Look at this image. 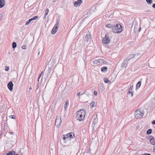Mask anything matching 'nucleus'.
<instances>
[{"label":"nucleus","instance_id":"obj_23","mask_svg":"<svg viewBox=\"0 0 155 155\" xmlns=\"http://www.w3.org/2000/svg\"><path fill=\"white\" fill-rule=\"evenodd\" d=\"M38 18V16L37 15L33 17L32 18H30L31 21H32L34 20H35L37 19Z\"/></svg>","mask_w":155,"mask_h":155},{"label":"nucleus","instance_id":"obj_29","mask_svg":"<svg viewBox=\"0 0 155 155\" xmlns=\"http://www.w3.org/2000/svg\"><path fill=\"white\" fill-rule=\"evenodd\" d=\"M10 152L11 155H18V154H15V152L14 151H12Z\"/></svg>","mask_w":155,"mask_h":155},{"label":"nucleus","instance_id":"obj_20","mask_svg":"<svg viewBox=\"0 0 155 155\" xmlns=\"http://www.w3.org/2000/svg\"><path fill=\"white\" fill-rule=\"evenodd\" d=\"M91 38V35L90 34H87L85 36L86 39H89Z\"/></svg>","mask_w":155,"mask_h":155},{"label":"nucleus","instance_id":"obj_2","mask_svg":"<svg viewBox=\"0 0 155 155\" xmlns=\"http://www.w3.org/2000/svg\"><path fill=\"white\" fill-rule=\"evenodd\" d=\"M86 114L84 110L81 109L77 112L76 118L77 120L80 121H82L84 118Z\"/></svg>","mask_w":155,"mask_h":155},{"label":"nucleus","instance_id":"obj_32","mask_svg":"<svg viewBox=\"0 0 155 155\" xmlns=\"http://www.w3.org/2000/svg\"><path fill=\"white\" fill-rule=\"evenodd\" d=\"M148 4H151L152 2V0H146Z\"/></svg>","mask_w":155,"mask_h":155},{"label":"nucleus","instance_id":"obj_15","mask_svg":"<svg viewBox=\"0 0 155 155\" xmlns=\"http://www.w3.org/2000/svg\"><path fill=\"white\" fill-rule=\"evenodd\" d=\"M107 70L108 68L106 67H103L101 68V71L103 72L107 71Z\"/></svg>","mask_w":155,"mask_h":155},{"label":"nucleus","instance_id":"obj_44","mask_svg":"<svg viewBox=\"0 0 155 155\" xmlns=\"http://www.w3.org/2000/svg\"><path fill=\"white\" fill-rule=\"evenodd\" d=\"M56 0H52V2H56Z\"/></svg>","mask_w":155,"mask_h":155},{"label":"nucleus","instance_id":"obj_18","mask_svg":"<svg viewBox=\"0 0 155 155\" xmlns=\"http://www.w3.org/2000/svg\"><path fill=\"white\" fill-rule=\"evenodd\" d=\"M135 54H131L128 57V59L129 60L130 59H131V58H134L135 57Z\"/></svg>","mask_w":155,"mask_h":155},{"label":"nucleus","instance_id":"obj_41","mask_svg":"<svg viewBox=\"0 0 155 155\" xmlns=\"http://www.w3.org/2000/svg\"><path fill=\"white\" fill-rule=\"evenodd\" d=\"M152 7L153 8H155V4H153Z\"/></svg>","mask_w":155,"mask_h":155},{"label":"nucleus","instance_id":"obj_38","mask_svg":"<svg viewBox=\"0 0 155 155\" xmlns=\"http://www.w3.org/2000/svg\"><path fill=\"white\" fill-rule=\"evenodd\" d=\"M80 94H81V93L80 92H79V93H77V95L78 96H80Z\"/></svg>","mask_w":155,"mask_h":155},{"label":"nucleus","instance_id":"obj_17","mask_svg":"<svg viewBox=\"0 0 155 155\" xmlns=\"http://www.w3.org/2000/svg\"><path fill=\"white\" fill-rule=\"evenodd\" d=\"M127 63L126 61L123 62L121 65L122 67L124 68L127 65Z\"/></svg>","mask_w":155,"mask_h":155},{"label":"nucleus","instance_id":"obj_14","mask_svg":"<svg viewBox=\"0 0 155 155\" xmlns=\"http://www.w3.org/2000/svg\"><path fill=\"white\" fill-rule=\"evenodd\" d=\"M104 81L107 83L109 84L111 83V82L107 78H104Z\"/></svg>","mask_w":155,"mask_h":155},{"label":"nucleus","instance_id":"obj_6","mask_svg":"<svg viewBox=\"0 0 155 155\" xmlns=\"http://www.w3.org/2000/svg\"><path fill=\"white\" fill-rule=\"evenodd\" d=\"M59 27L58 23H56L53 27L52 31L51 33L52 34H55L57 31Z\"/></svg>","mask_w":155,"mask_h":155},{"label":"nucleus","instance_id":"obj_11","mask_svg":"<svg viewBox=\"0 0 155 155\" xmlns=\"http://www.w3.org/2000/svg\"><path fill=\"white\" fill-rule=\"evenodd\" d=\"M102 42L103 44H108L110 42L109 39H102Z\"/></svg>","mask_w":155,"mask_h":155},{"label":"nucleus","instance_id":"obj_31","mask_svg":"<svg viewBox=\"0 0 155 155\" xmlns=\"http://www.w3.org/2000/svg\"><path fill=\"white\" fill-rule=\"evenodd\" d=\"M43 74V71H42L40 74L39 75V77H38V81H39V80L40 78H41V76H42V75Z\"/></svg>","mask_w":155,"mask_h":155},{"label":"nucleus","instance_id":"obj_4","mask_svg":"<svg viewBox=\"0 0 155 155\" xmlns=\"http://www.w3.org/2000/svg\"><path fill=\"white\" fill-rule=\"evenodd\" d=\"M144 114V111H141L139 109H138L135 111L134 115L136 118H140L143 116Z\"/></svg>","mask_w":155,"mask_h":155},{"label":"nucleus","instance_id":"obj_16","mask_svg":"<svg viewBox=\"0 0 155 155\" xmlns=\"http://www.w3.org/2000/svg\"><path fill=\"white\" fill-rule=\"evenodd\" d=\"M69 103H68V101H66L65 103V104L64 105V107L65 108V110H67V107L68 106Z\"/></svg>","mask_w":155,"mask_h":155},{"label":"nucleus","instance_id":"obj_50","mask_svg":"<svg viewBox=\"0 0 155 155\" xmlns=\"http://www.w3.org/2000/svg\"><path fill=\"white\" fill-rule=\"evenodd\" d=\"M138 58H137L136 59V60H138Z\"/></svg>","mask_w":155,"mask_h":155},{"label":"nucleus","instance_id":"obj_26","mask_svg":"<svg viewBox=\"0 0 155 155\" xmlns=\"http://www.w3.org/2000/svg\"><path fill=\"white\" fill-rule=\"evenodd\" d=\"M49 12V9L48 8H47L46 9V10H45V17L48 15Z\"/></svg>","mask_w":155,"mask_h":155},{"label":"nucleus","instance_id":"obj_27","mask_svg":"<svg viewBox=\"0 0 155 155\" xmlns=\"http://www.w3.org/2000/svg\"><path fill=\"white\" fill-rule=\"evenodd\" d=\"M132 90L129 89L128 91V92L129 94H131V97H133V92L132 91Z\"/></svg>","mask_w":155,"mask_h":155},{"label":"nucleus","instance_id":"obj_37","mask_svg":"<svg viewBox=\"0 0 155 155\" xmlns=\"http://www.w3.org/2000/svg\"><path fill=\"white\" fill-rule=\"evenodd\" d=\"M133 88V85H131V86H130L129 89H131V90H132Z\"/></svg>","mask_w":155,"mask_h":155},{"label":"nucleus","instance_id":"obj_46","mask_svg":"<svg viewBox=\"0 0 155 155\" xmlns=\"http://www.w3.org/2000/svg\"><path fill=\"white\" fill-rule=\"evenodd\" d=\"M29 89L30 90H31L32 89V87H30L29 88Z\"/></svg>","mask_w":155,"mask_h":155},{"label":"nucleus","instance_id":"obj_39","mask_svg":"<svg viewBox=\"0 0 155 155\" xmlns=\"http://www.w3.org/2000/svg\"><path fill=\"white\" fill-rule=\"evenodd\" d=\"M97 92L96 91H94V94L95 95H96L97 94Z\"/></svg>","mask_w":155,"mask_h":155},{"label":"nucleus","instance_id":"obj_30","mask_svg":"<svg viewBox=\"0 0 155 155\" xmlns=\"http://www.w3.org/2000/svg\"><path fill=\"white\" fill-rule=\"evenodd\" d=\"M31 19H29V20L28 21H27L26 22V24H25V25H28L29 23L31 21Z\"/></svg>","mask_w":155,"mask_h":155},{"label":"nucleus","instance_id":"obj_8","mask_svg":"<svg viewBox=\"0 0 155 155\" xmlns=\"http://www.w3.org/2000/svg\"><path fill=\"white\" fill-rule=\"evenodd\" d=\"M7 86L9 89L12 91L13 89V84L12 81H10L8 84Z\"/></svg>","mask_w":155,"mask_h":155},{"label":"nucleus","instance_id":"obj_12","mask_svg":"<svg viewBox=\"0 0 155 155\" xmlns=\"http://www.w3.org/2000/svg\"><path fill=\"white\" fill-rule=\"evenodd\" d=\"M74 136V134L73 133H70L68 134L67 135V137H70V138H72Z\"/></svg>","mask_w":155,"mask_h":155},{"label":"nucleus","instance_id":"obj_22","mask_svg":"<svg viewBox=\"0 0 155 155\" xmlns=\"http://www.w3.org/2000/svg\"><path fill=\"white\" fill-rule=\"evenodd\" d=\"M38 18V16L37 15L33 17L32 18H30L31 21H32L34 20H35L37 19Z\"/></svg>","mask_w":155,"mask_h":155},{"label":"nucleus","instance_id":"obj_45","mask_svg":"<svg viewBox=\"0 0 155 155\" xmlns=\"http://www.w3.org/2000/svg\"><path fill=\"white\" fill-rule=\"evenodd\" d=\"M153 151L155 152V147H154V149L153 150Z\"/></svg>","mask_w":155,"mask_h":155},{"label":"nucleus","instance_id":"obj_36","mask_svg":"<svg viewBox=\"0 0 155 155\" xmlns=\"http://www.w3.org/2000/svg\"><path fill=\"white\" fill-rule=\"evenodd\" d=\"M108 36L109 35L108 34L106 35L104 37V39H108Z\"/></svg>","mask_w":155,"mask_h":155},{"label":"nucleus","instance_id":"obj_40","mask_svg":"<svg viewBox=\"0 0 155 155\" xmlns=\"http://www.w3.org/2000/svg\"><path fill=\"white\" fill-rule=\"evenodd\" d=\"M2 17V15H0V21Z\"/></svg>","mask_w":155,"mask_h":155},{"label":"nucleus","instance_id":"obj_43","mask_svg":"<svg viewBox=\"0 0 155 155\" xmlns=\"http://www.w3.org/2000/svg\"><path fill=\"white\" fill-rule=\"evenodd\" d=\"M68 137H64L63 138V139H64V140H65V139L66 138H68Z\"/></svg>","mask_w":155,"mask_h":155},{"label":"nucleus","instance_id":"obj_47","mask_svg":"<svg viewBox=\"0 0 155 155\" xmlns=\"http://www.w3.org/2000/svg\"><path fill=\"white\" fill-rule=\"evenodd\" d=\"M9 133L11 134H13V132H10Z\"/></svg>","mask_w":155,"mask_h":155},{"label":"nucleus","instance_id":"obj_13","mask_svg":"<svg viewBox=\"0 0 155 155\" xmlns=\"http://www.w3.org/2000/svg\"><path fill=\"white\" fill-rule=\"evenodd\" d=\"M97 105V104L95 102L93 101L90 104V106L91 107H94L96 106Z\"/></svg>","mask_w":155,"mask_h":155},{"label":"nucleus","instance_id":"obj_10","mask_svg":"<svg viewBox=\"0 0 155 155\" xmlns=\"http://www.w3.org/2000/svg\"><path fill=\"white\" fill-rule=\"evenodd\" d=\"M5 0H0V8H2L5 5Z\"/></svg>","mask_w":155,"mask_h":155},{"label":"nucleus","instance_id":"obj_42","mask_svg":"<svg viewBox=\"0 0 155 155\" xmlns=\"http://www.w3.org/2000/svg\"><path fill=\"white\" fill-rule=\"evenodd\" d=\"M152 124L155 125V120L152 122Z\"/></svg>","mask_w":155,"mask_h":155},{"label":"nucleus","instance_id":"obj_5","mask_svg":"<svg viewBox=\"0 0 155 155\" xmlns=\"http://www.w3.org/2000/svg\"><path fill=\"white\" fill-rule=\"evenodd\" d=\"M61 118L59 116L57 117L55 124L58 127H59L61 123Z\"/></svg>","mask_w":155,"mask_h":155},{"label":"nucleus","instance_id":"obj_34","mask_svg":"<svg viewBox=\"0 0 155 155\" xmlns=\"http://www.w3.org/2000/svg\"><path fill=\"white\" fill-rule=\"evenodd\" d=\"M9 68L8 66H6L5 70L6 71H8L9 70Z\"/></svg>","mask_w":155,"mask_h":155},{"label":"nucleus","instance_id":"obj_3","mask_svg":"<svg viewBox=\"0 0 155 155\" xmlns=\"http://www.w3.org/2000/svg\"><path fill=\"white\" fill-rule=\"evenodd\" d=\"M112 31L115 33H119L122 31V27L121 25L119 24H116L112 27Z\"/></svg>","mask_w":155,"mask_h":155},{"label":"nucleus","instance_id":"obj_25","mask_svg":"<svg viewBox=\"0 0 155 155\" xmlns=\"http://www.w3.org/2000/svg\"><path fill=\"white\" fill-rule=\"evenodd\" d=\"M97 117V115H96V117ZM97 117H96V118L94 119L93 120V123H94V124H96L97 123Z\"/></svg>","mask_w":155,"mask_h":155},{"label":"nucleus","instance_id":"obj_28","mask_svg":"<svg viewBox=\"0 0 155 155\" xmlns=\"http://www.w3.org/2000/svg\"><path fill=\"white\" fill-rule=\"evenodd\" d=\"M152 131V129H149L147 130V133L148 134H151Z\"/></svg>","mask_w":155,"mask_h":155},{"label":"nucleus","instance_id":"obj_9","mask_svg":"<svg viewBox=\"0 0 155 155\" xmlns=\"http://www.w3.org/2000/svg\"><path fill=\"white\" fill-rule=\"evenodd\" d=\"M150 142L152 145H155V137L152 136L150 137Z\"/></svg>","mask_w":155,"mask_h":155},{"label":"nucleus","instance_id":"obj_48","mask_svg":"<svg viewBox=\"0 0 155 155\" xmlns=\"http://www.w3.org/2000/svg\"><path fill=\"white\" fill-rule=\"evenodd\" d=\"M85 93V92H84V93H82V95H83V94H84Z\"/></svg>","mask_w":155,"mask_h":155},{"label":"nucleus","instance_id":"obj_21","mask_svg":"<svg viewBox=\"0 0 155 155\" xmlns=\"http://www.w3.org/2000/svg\"><path fill=\"white\" fill-rule=\"evenodd\" d=\"M105 26L108 28H112L113 27H112V25L111 24H107Z\"/></svg>","mask_w":155,"mask_h":155},{"label":"nucleus","instance_id":"obj_1","mask_svg":"<svg viewBox=\"0 0 155 155\" xmlns=\"http://www.w3.org/2000/svg\"><path fill=\"white\" fill-rule=\"evenodd\" d=\"M93 63L94 64H108V61L107 59L103 58H100L97 59L93 60Z\"/></svg>","mask_w":155,"mask_h":155},{"label":"nucleus","instance_id":"obj_19","mask_svg":"<svg viewBox=\"0 0 155 155\" xmlns=\"http://www.w3.org/2000/svg\"><path fill=\"white\" fill-rule=\"evenodd\" d=\"M141 85V82L140 81L138 82L136 84V88L138 89L140 88Z\"/></svg>","mask_w":155,"mask_h":155},{"label":"nucleus","instance_id":"obj_35","mask_svg":"<svg viewBox=\"0 0 155 155\" xmlns=\"http://www.w3.org/2000/svg\"><path fill=\"white\" fill-rule=\"evenodd\" d=\"M9 117L13 119H15V118L14 117V115H10Z\"/></svg>","mask_w":155,"mask_h":155},{"label":"nucleus","instance_id":"obj_49","mask_svg":"<svg viewBox=\"0 0 155 155\" xmlns=\"http://www.w3.org/2000/svg\"><path fill=\"white\" fill-rule=\"evenodd\" d=\"M40 52H38V55H39V54H40Z\"/></svg>","mask_w":155,"mask_h":155},{"label":"nucleus","instance_id":"obj_33","mask_svg":"<svg viewBox=\"0 0 155 155\" xmlns=\"http://www.w3.org/2000/svg\"><path fill=\"white\" fill-rule=\"evenodd\" d=\"M21 48L24 49H25L27 48V46L25 45H22L21 47Z\"/></svg>","mask_w":155,"mask_h":155},{"label":"nucleus","instance_id":"obj_24","mask_svg":"<svg viewBox=\"0 0 155 155\" xmlns=\"http://www.w3.org/2000/svg\"><path fill=\"white\" fill-rule=\"evenodd\" d=\"M17 46V44L15 42H13L12 44V46L13 48H14L16 47Z\"/></svg>","mask_w":155,"mask_h":155},{"label":"nucleus","instance_id":"obj_7","mask_svg":"<svg viewBox=\"0 0 155 155\" xmlns=\"http://www.w3.org/2000/svg\"><path fill=\"white\" fill-rule=\"evenodd\" d=\"M82 0H78L74 3V6L75 7H77L78 6H79L82 3Z\"/></svg>","mask_w":155,"mask_h":155}]
</instances>
